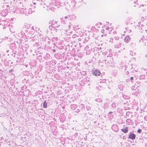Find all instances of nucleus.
I'll return each mask as SVG.
<instances>
[{
    "instance_id": "b1692460",
    "label": "nucleus",
    "mask_w": 147,
    "mask_h": 147,
    "mask_svg": "<svg viewBox=\"0 0 147 147\" xmlns=\"http://www.w3.org/2000/svg\"><path fill=\"white\" fill-rule=\"evenodd\" d=\"M50 28H51V29H52V28L53 29V30H54V27H50Z\"/></svg>"
},
{
    "instance_id": "423d86ee",
    "label": "nucleus",
    "mask_w": 147,
    "mask_h": 147,
    "mask_svg": "<svg viewBox=\"0 0 147 147\" xmlns=\"http://www.w3.org/2000/svg\"><path fill=\"white\" fill-rule=\"evenodd\" d=\"M69 18H68V17L67 16H65L64 18H62L61 19V21L62 23L63 24L65 23L67 21V20H68Z\"/></svg>"
},
{
    "instance_id": "cd10ccee",
    "label": "nucleus",
    "mask_w": 147,
    "mask_h": 147,
    "mask_svg": "<svg viewBox=\"0 0 147 147\" xmlns=\"http://www.w3.org/2000/svg\"><path fill=\"white\" fill-rule=\"evenodd\" d=\"M33 4H34V5H35L36 4V3H33Z\"/></svg>"
},
{
    "instance_id": "2eb2a0df",
    "label": "nucleus",
    "mask_w": 147,
    "mask_h": 147,
    "mask_svg": "<svg viewBox=\"0 0 147 147\" xmlns=\"http://www.w3.org/2000/svg\"><path fill=\"white\" fill-rule=\"evenodd\" d=\"M96 100L97 102H101L102 101V100L100 98H97Z\"/></svg>"
},
{
    "instance_id": "39448f33",
    "label": "nucleus",
    "mask_w": 147,
    "mask_h": 147,
    "mask_svg": "<svg viewBox=\"0 0 147 147\" xmlns=\"http://www.w3.org/2000/svg\"><path fill=\"white\" fill-rule=\"evenodd\" d=\"M136 137V136L134 134L131 133L130 132L129 136V138L131 139L132 140H134L135 139Z\"/></svg>"
},
{
    "instance_id": "412c9836",
    "label": "nucleus",
    "mask_w": 147,
    "mask_h": 147,
    "mask_svg": "<svg viewBox=\"0 0 147 147\" xmlns=\"http://www.w3.org/2000/svg\"><path fill=\"white\" fill-rule=\"evenodd\" d=\"M3 6L5 8H6V7L7 8V7H8L7 5H3Z\"/></svg>"
},
{
    "instance_id": "0eeeda50",
    "label": "nucleus",
    "mask_w": 147,
    "mask_h": 147,
    "mask_svg": "<svg viewBox=\"0 0 147 147\" xmlns=\"http://www.w3.org/2000/svg\"><path fill=\"white\" fill-rule=\"evenodd\" d=\"M117 127H118L117 125H113L112 127V129L114 131L116 132L118 130Z\"/></svg>"
},
{
    "instance_id": "6ab92c4d",
    "label": "nucleus",
    "mask_w": 147,
    "mask_h": 147,
    "mask_svg": "<svg viewBox=\"0 0 147 147\" xmlns=\"http://www.w3.org/2000/svg\"><path fill=\"white\" fill-rule=\"evenodd\" d=\"M134 79V78L132 77H131L130 78V80L131 81H132Z\"/></svg>"
},
{
    "instance_id": "7c9ffc66",
    "label": "nucleus",
    "mask_w": 147,
    "mask_h": 147,
    "mask_svg": "<svg viewBox=\"0 0 147 147\" xmlns=\"http://www.w3.org/2000/svg\"><path fill=\"white\" fill-rule=\"evenodd\" d=\"M103 61H107V59H105V60H103Z\"/></svg>"
},
{
    "instance_id": "f03ea898",
    "label": "nucleus",
    "mask_w": 147,
    "mask_h": 147,
    "mask_svg": "<svg viewBox=\"0 0 147 147\" xmlns=\"http://www.w3.org/2000/svg\"><path fill=\"white\" fill-rule=\"evenodd\" d=\"M24 8H22V9L23 11H22V13L26 14L28 15V14H30L31 13V9H29L28 10V9H26V8H25L24 10Z\"/></svg>"
},
{
    "instance_id": "7ed1b4c3",
    "label": "nucleus",
    "mask_w": 147,
    "mask_h": 147,
    "mask_svg": "<svg viewBox=\"0 0 147 147\" xmlns=\"http://www.w3.org/2000/svg\"><path fill=\"white\" fill-rule=\"evenodd\" d=\"M92 72L93 75L96 76H99L101 74L100 72V71L96 69L92 70Z\"/></svg>"
},
{
    "instance_id": "c9c22d12",
    "label": "nucleus",
    "mask_w": 147,
    "mask_h": 147,
    "mask_svg": "<svg viewBox=\"0 0 147 147\" xmlns=\"http://www.w3.org/2000/svg\"><path fill=\"white\" fill-rule=\"evenodd\" d=\"M53 50H54V51H55V50H54V49Z\"/></svg>"
},
{
    "instance_id": "a211bd4d",
    "label": "nucleus",
    "mask_w": 147,
    "mask_h": 147,
    "mask_svg": "<svg viewBox=\"0 0 147 147\" xmlns=\"http://www.w3.org/2000/svg\"><path fill=\"white\" fill-rule=\"evenodd\" d=\"M144 45L146 47H147V41L146 40Z\"/></svg>"
},
{
    "instance_id": "72a5a7b5",
    "label": "nucleus",
    "mask_w": 147,
    "mask_h": 147,
    "mask_svg": "<svg viewBox=\"0 0 147 147\" xmlns=\"http://www.w3.org/2000/svg\"><path fill=\"white\" fill-rule=\"evenodd\" d=\"M18 62V60H17V61H16V62Z\"/></svg>"
},
{
    "instance_id": "f257e3e1",
    "label": "nucleus",
    "mask_w": 147,
    "mask_h": 147,
    "mask_svg": "<svg viewBox=\"0 0 147 147\" xmlns=\"http://www.w3.org/2000/svg\"><path fill=\"white\" fill-rule=\"evenodd\" d=\"M57 23V22L53 20L52 21H50L49 23V24H51V26H49V28L50 29H51V28H50V27H54V28H55L56 27H58V26H57H57H56L55 25V24H56V23Z\"/></svg>"
},
{
    "instance_id": "9d476101",
    "label": "nucleus",
    "mask_w": 147,
    "mask_h": 147,
    "mask_svg": "<svg viewBox=\"0 0 147 147\" xmlns=\"http://www.w3.org/2000/svg\"><path fill=\"white\" fill-rule=\"evenodd\" d=\"M130 39V38H129V36H126L125 37L124 39L125 41L127 43H128Z\"/></svg>"
},
{
    "instance_id": "9b49d317",
    "label": "nucleus",
    "mask_w": 147,
    "mask_h": 147,
    "mask_svg": "<svg viewBox=\"0 0 147 147\" xmlns=\"http://www.w3.org/2000/svg\"><path fill=\"white\" fill-rule=\"evenodd\" d=\"M118 87L121 90H123V86L122 84H120L118 86Z\"/></svg>"
},
{
    "instance_id": "c85d7f7f",
    "label": "nucleus",
    "mask_w": 147,
    "mask_h": 147,
    "mask_svg": "<svg viewBox=\"0 0 147 147\" xmlns=\"http://www.w3.org/2000/svg\"><path fill=\"white\" fill-rule=\"evenodd\" d=\"M129 112H127L126 113V114H128V113H129Z\"/></svg>"
},
{
    "instance_id": "2f4dec72",
    "label": "nucleus",
    "mask_w": 147,
    "mask_h": 147,
    "mask_svg": "<svg viewBox=\"0 0 147 147\" xmlns=\"http://www.w3.org/2000/svg\"><path fill=\"white\" fill-rule=\"evenodd\" d=\"M83 0H80V1H83Z\"/></svg>"
},
{
    "instance_id": "dca6fc26",
    "label": "nucleus",
    "mask_w": 147,
    "mask_h": 147,
    "mask_svg": "<svg viewBox=\"0 0 147 147\" xmlns=\"http://www.w3.org/2000/svg\"><path fill=\"white\" fill-rule=\"evenodd\" d=\"M113 38H110L109 42L111 43L113 42Z\"/></svg>"
},
{
    "instance_id": "e433bc0d",
    "label": "nucleus",
    "mask_w": 147,
    "mask_h": 147,
    "mask_svg": "<svg viewBox=\"0 0 147 147\" xmlns=\"http://www.w3.org/2000/svg\"><path fill=\"white\" fill-rule=\"evenodd\" d=\"M4 1H5V0H4Z\"/></svg>"
},
{
    "instance_id": "aec40b11",
    "label": "nucleus",
    "mask_w": 147,
    "mask_h": 147,
    "mask_svg": "<svg viewBox=\"0 0 147 147\" xmlns=\"http://www.w3.org/2000/svg\"><path fill=\"white\" fill-rule=\"evenodd\" d=\"M76 36V35L75 34L73 35L72 37L73 38H74Z\"/></svg>"
},
{
    "instance_id": "20e7f679",
    "label": "nucleus",
    "mask_w": 147,
    "mask_h": 147,
    "mask_svg": "<svg viewBox=\"0 0 147 147\" xmlns=\"http://www.w3.org/2000/svg\"><path fill=\"white\" fill-rule=\"evenodd\" d=\"M22 30L21 31V33H24L25 32H27L28 31L27 27L26 26V24L22 25Z\"/></svg>"
},
{
    "instance_id": "4468645a",
    "label": "nucleus",
    "mask_w": 147,
    "mask_h": 147,
    "mask_svg": "<svg viewBox=\"0 0 147 147\" xmlns=\"http://www.w3.org/2000/svg\"><path fill=\"white\" fill-rule=\"evenodd\" d=\"M101 80L100 81V82L101 83H105L106 82V80L105 79L101 80Z\"/></svg>"
},
{
    "instance_id": "393cba45",
    "label": "nucleus",
    "mask_w": 147,
    "mask_h": 147,
    "mask_svg": "<svg viewBox=\"0 0 147 147\" xmlns=\"http://www.w3.org/2000/svg\"><path fill=\"white\" fill-rule=\"evenodd\" d=\"M55 30L56 32H57V31H58V30L56 29H55Z\"/></svg>"
},
{
    "instance_id": "bb28decb",
    "label": "nucleus",
    "mask_w": 147,
    "mask_h": 147,
    "mask_svg": "<svg viewBox=\"0 0 147 147\" xmlns=\"http://www.w3.org/2000/svg\"><path fill=\"white\" fill-rule=\"evenodd\" d=\"M112 113V112H110L109 113V114H111V113Z\"/></svg>"
},
{
    "instance_id": "f8f14e48",
    "label": "nucleus",
    "mask_w": 147,
    "mask_h": 147,
    "mask_svg": "<svg viewBox=\"0 0 147 147\" xmlns=\"http://www.w3.org/2000/svg\"><path fill=\"white\" fill-rule=\"evenodd\" d=\"M43 107L44 108H47V105L46 100H45L43 104Z\"/></svg>"
},
{
    "instance_id": "473e14b6",
    "label": "nucleus",
    "mask_w": 147,
    "mask_h": 147,
    "mask_svg": "<svg viewBox=\"0 0 147 147\" xmlns=\"http://www.w3.org/2000/svg\"><path fill=\"white\" fill-rule=\"evenodd\" d=\"M107 57H109L108 56H107Z\"/></svg>"
},
{
    "instance_id": "c756f323",
    "label": "nucleus",
    "mask_w": 147,
    "mask_h": 147,
    "mask_svg": "<svg viewBox=\"0 0 147 147\" xmlns=\"http://www.w3.org/2000/svg\"><path fill=\"white\" fill-rule=\"evenodd\" d=\"M129 112H127L126 113V114H128V113H129Z\"/></svg>"
},
{
    "instance_id": "6e6552de",
    "label": "nucleus",
    "mask_w": 147,
    "mask_h": 147,
    "mask_svg": "<svg viewBox=\"0 0 147 147\" xmlns=\"http://www.w3.org/2000/svg\"><path fill=\"white\" fill-rule=\"evenodd\" d=\"M122 45V43L120 42L117 43L115 45V47L116 48H120Z\"/></svg>"
},
{
    "instance_id": "a878e982",
    "label": "nucleus",
    "mask_w": 147,
    "mask_h": 147,
    "mask_svg": "<svg viewBox=\"0 0 147 147\" xmlns=\"http://www.w3.org/2000/svg\"><path fill=\"white\" fill-rule=\"evenodd\" d=\"M55 24V25L56 26L57 25V26H58V27L59 26V25H58V24H57V23H56V24Z\"/></svg>"
},
{
    "instance_id": "ddd939ff",
    "label": "nucleus",
    "mask_w": 147,
    "mask_h": 147,
    "mask_svg": "<svg viewBox=\"0 0 147 147\" xmlns=\"http://www.w3.org/2000/svg\"><path fill=\"white\" fill-rule=\"evenodd\" d=\"M122 97L124 99H128L129 98V97L127 95H126L125 94H123L122 95Z\"/></svg>"
},
{
    "instance_id": "5701e85b",
    "label": "nucleus",
    "mask_w": 147,
    "mask_h": 147,
    "mask_svg": "<svg viewBox=\"0 0 147 147\" xmlns=\"http://www.w3.org/2000/svg\"><path fill=\"white\" fill-rule=\"evenodd\" d=\"M142 40H143L141 38V39H140L139 40V42H141V41H142Z\"/></svg>"
},
{
    "instance_id": "1a4fd4ad",
    "label": "nucleus",
    "mask_w": 147,
    "mask_h": 147,
    "mask_svg": "<svg viewBox=\"0 0 147 147\" xmlns=\"http://www.w3.org/2000/svg\"><path fill=\"white\" fill-rule=\"evenodd\" d=\"M121 131L124 133H126L128 131V128L127 127H123L121 129Z\"/></svg>"
},
{
    "instance_id": "f704fd0d",
    "label": "nucleus",
    "mask_w": 147,
    "mask_h": 147,
    "mask_svg": "<svg viewBox=\"0 0 147 147\" xmlns=\"http://www.w3.org/2000/svg\"><path fill=\"white\" fill-rule=\"evenodd\" d=\"M103 36V35H101V36Z\"/></svg>"
},
{
    "instance_id": "f3484780",
    "label": "nucleus",
    "mask_w": 147,
    "mask_h": 147,
    "mask_svg": "<svg viewBox=\"0 0 147 147\" xmlns=\"http://www.w3.org/2000/svg\"><path fill=\"white\" fill-rule=\"evenodd\" d=\"M142 131V130L140 129H138L137 130V132L138 133H140Z\"/></svg>"
},
{
    "instance_id": "4be33fe9",
    "label": "nucleus",
    "mask_w": 147,
    "mask_h": 147,
    "mask_svg": "<svg viewBox=\"0 0 147 147\" xmlns=\"http://www.w3.org/2000/svg\"><path fill=\"white\" fill-rule=\"evenodd\" d=\"M114 38L115 39V40H118V39H119V37H117V38L115 37V38Z\"/></svg>"
}]
</instances>
